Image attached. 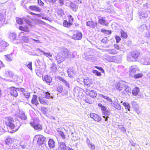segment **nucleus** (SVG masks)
I'll list each match as a JSON object with an SVG mask.
<instances>
[{
  "mask_svg": "<svg viewBox=\"0 0 150 150\" xmlns=\"http://www.w3.org/2000/svg\"><path fill=\"white\" fill-rule=\"evenodd\" d=\"M5 123L7 126L12 129L11 132L13 133L17 131L21 126L20 122L18 120L15 122L13 119L11 117L6 118Z\"/></svg>",
  "mask_w": 150,
  "mask_h": 150,
  "instance_id": "f257e3e1",
  "label": "nucleus"
},
{
  "mask_svg": "<svg viewBox=\"0 0 150 150\" xmlns=\"http://www.w3.org/2000/svg\"><path fill=\"white\" fill-rule=\"evenodd\" d=\"M140 53L137 50H134L130 53V56L127 57V59L129 62L136 61L138 59Z\"/></svg>",
  "mask_w": 150,
  "mask_h": 150,
  "instance_id": "f03ea898",
  "label": "nucleus"
},
{
  "mask_svg": "<svg viewBox=\"0 0 150 150\" xmlns=\"http://www.w3.org/2000/svg\"><path fill=\"white\" fill-rule=\"evenodd\" d=\"M140 62L141 64L147 65L150 64V53H148L142 57L140 60Z\"/></svg>",
  "mask_w": 150,
  "mask_h": 150,
  "instance_id": "7ed1b4c3",
  "label": "nucleus"
},
{
  "mask_svg": "<svg viewBox=\"0 0 150 150\" xmlns=\"http://www.w3.org/2000/svg\"><path fill=\"white\" fill-rule=\"evenodd\" d=\"M9 44L6 42L0 39V52L5 50L6 47Z\"/></svg>",
  "mask_w": 150,
  "mask_h": 150,
  "instance_id": "20e7f679",
  "label": "nucleus"
},
{
  "mask_svg": "<svg viewBox=\"0 0 150 150\" xmlns=\"http://www.w3.org/2000/svg\"><path fill=\"white\" fill-rule=\"evenodd\" d=\"M129 71L130 75L132 76L135 73L139 72V70L137 66L134 65L131 67Z\"/></svg>",
  "mask_w": 150,
  "mask_h": 150,
  "instance_id": "39448f33",
  "label": "nucleus"
},
{
  "mask_svg": "<svg viewBox=\"0 0 150 150\" xmlns=\"http://www.w3.org/2000/svg\"><path fill=\"white\" fill-rule=\"evenodd\" d=\"M125 84L123 82H121L117 83L116 88L117 90L119 91H121L122 93L124 90Z\"/></svg>",
  "mask_w": 150,
  "mask_h": 150,
  "instance_id": "423d86ee",
  "label": "nucleus"
},
{
  "mask_svg": "<svg viewBox=\"0 0 150 150\" xmlns=\"http://www.w3.org/2000/svg\"><path fill=\"white\" fill-rule=\"evenodd\" d=\"M30 124L31 126L36 130L40 131L42 129V127L41 125L36 124L34 122H30Z\"/></svg>",
  "mask_w": 150,
  "mask_h": 150,
  "instance_id": "0eeeda50",
  "label": "nucleus"
},
{
  "mask_svg": "<svg viewBox=\"0 0 150 150\" xmlns=\"http://www.w3.org/2000/svg\"><path fill=\"white\" fill-rule=\"evenodd\" d=\"M35 137L38 139L37 142L38 143L39 145L43 144L45 139V138L42 135H36Z\"/></svg>",
  "mask_w": 150,
  "mask_h": 150,
  "instance_id": "6e6552de",
  "label": "nucleus"
},
{
  "mask_svg": "<svg viewBox=\"0 0 150 150\" xmlns=\"http://www.w3.org/2000/svg\"><path fill=\"white\" fill-rule=\"evenodd\" d=\"M82 37V33L78 31L72 35V38L75 40H80L81 39Z\"/></svg>",
  "mask_w": 150,
  "mask_h": 150,
  "instance_id": "1a4fd4ad",
  "label": "nucleus"
},
{
  "mask_svg": "<svg viewBox=\"0 0 150 150\" xmlns=\"http://www.w3.org/2000/svg\"><path fill=\"white\" fill-rule=\"evenodd\" d=\"M103 114V117L105 119V120L107 121L108 120V116L110 114V110L107 109L105 108V109L102 110Z\"/></svg>",
  "mask_w": 150,
  "mask_h": 150,
  "instance_id": "9d476101",
  "label": "nucleus"
},
{
  "mask_svg": "<svg viewBox=\"0 0 150 150\" xmlns=\"http://www.w3.org/2000/svg\"><path fill=\"white\" fill-rule=\"evenodd\" d=\"M86 93L87 95H89L92 98H95L97 96V93L96 91L93 90L91 91L90 90L87 89Z\"/></svg>",
  "mask_w": 150,
  "mask_h": 150,
  "instance_id": "9b49d317",
  "label": "nucleus"
},
{
  "mask_svg": "<svg viewBox=\"0 0 150 150\" xmlns=\"http://www.w3.org/2000/svg\"><path fill=\"white\" fill-rule=\"evenodd\" d=\"M57 79L63 82L65 84V85L67 87V88L70 89L71 88V86L70 83L64 78L60 76H58L57 77Z\"/></svg>",
  "mask_w": 150,
  "mask_h": 150,
  "instance_id": "f8f14e48",
  "label": "nucleus"
},
{
  "mask_svg": "<svg viewBox=\"0 0 150 150\" xmlns=\"http://www.w3.org/2000/svg\"><path fill=\"white\" fill-rule=\"evenodd\" d=\"M90 115V117L94 120L98 122L100 121L101 119V117L100 116L94 113H91Z\"/></svg>",
  "mask_w": 150,
  "mask_h": 150,
  "instance_id": "ddd939ff",
  "label": "nucleus"
},
{
  "mask_svg": "<svg viewBox=\"0 0 150 150\" xmlns=\"http://www.w3.org/2000/svg\"><path fill=\"white\" fill-rule=\"evenodd\" d=\"M62 55V54L59 53L58 54L57 56L56 57V59L57 61L58 64H60L65 59Z\"/></svg>",
  "mask_w": 150,
  "mask_h": 150,
  "instance_id": "4468645a",
  "label": "nucleus"
},
{
  "mask_svg": "<svg viewBox=\"0 0 150 150\" xmlns=\"http://www.w3.org/2000/svg\"><path fill=\"white\" fill-rule=\"evenodd\" d=\"M112 105L116 109L119 110L121 109V106L119 104V102L117 100H115L113 103H112Z\"/></svg>",
  "mask_w": 150,
  "mask_h": 150,
  "instance_id": "2eb2a0df",
  "label": "nucleus"
},
{
  "mask_svg": "<svg viewBox=\"0 0 150 150\" xmlns=\"http://www.w3.org/2000/svg\"><path fill=\"white\" fill-rule=\"evenodd\" d=\"M10 94L11 95L15 97H17L18 94L17 91H16V88L14 87H11L10 88Z\"/></svg>",
  "mask_w": 150,
  "mask_h": 150,
  "instance_id": "dca6fc26",
  "label": "nucleus"
},
{
  "mask_svg": "<svg viewBox=\"0 0 150 150\" xmlns=\"http://www.w3.org/2000/svg\"><path fill=\"white\" fill-rule=\"evenodd\" d=\"M98 23L103 25H107L108 24L105 17H100L98 18Z\"/></svg>",
  "mask_w": 150,
  "mask_h": 150,
  "instance_id": "f3484780",
  "label": "nucleus"
},
{
  "mask_svg": "<svg viewBox=\"0 0 150 150\" xmlns=\"http://www.w3.org/2000/svg\"><path fill=\"white\" fill-rule=\"evenodd\" d=\"M97 23L96 22H94L93 21H88L86 22V25L91 28H94L96 25Z\"/></svg>",
  "mask_w": 150,
  "mask_h": 150,
  "instance_id": "a211bd4d",
  "label": "nucleus"
},
{
  "mask_svg": "<svg viewBox=\"0 0 150 150\" xmlns=\"http://www.w3.org/2000/svg\"><path fill=\"white\" fill-rule=\"evenodd\" d=\"M67 146L65 143L61 142L59 143L58 146L59 150H65Z\"/></svg>",
  "mask_w": 150,
  "mask_h": 150,
  "instance_id": "6ab92c4d",
  "label": "nucleus"
},
{
  "mask_svg": "<svg viewBox=\"0 0 150 150\" xmlns=\"http://www.w3.org/2000/svg\"><path fill=\"white\" fill-rule=\"evenodd\" d=\"M14 139L13 138H11L10 137H7L6 138V144L8 145H10L14 141Z\"/></svg>",
  "mask_w": 150,
  "mask_h": 150,
  "instance_id": "aec40b11",
  "label": "nucleus"
},
{
  "mask_svg": "<svg viewBox=\"0 0 150 150\" xmlns=\"http://www.w3.org/2000/svg\"><path fill=\"white\" fill-rule=\"evenodd\" d=\"M131 91V88L125 84L124 90L122 92L123 93L125 94H128Z\"/></svg>",
  "mask_w": 150,
  "mask_h": 150,
  "instance_id": "412c9836",
  "label": "nucleus"
},
{
  "mask_svg": "<svg viewBox=\"0 0 150 150\" xmlns=\"http://www.w3.org/2000/svg\"><path fill=\"white\" fill-rule=\"evenodd\" d=\"M31 103L32 104H35L36 106L38 104V103L37 100V97L36 95H33L31 100Z\"/></svg>",
  "mask_w": 150,
  "mask_h": 150,
  "instance_id": "4be33fe9",
  "label": "nucleus"
},
{
  "mask_svg": "<svg viewBox=\"0 0 150 150\" xmlns=\"http://www.w3.org/2000/svg\"><path fill=\"white\" fill-rule=\"evenodd\" d=\"M60 53L62 54V56L65 59L68 56V50L66 49H63Z\"/></svg>",
  "mask_w": 150,
  "mask_h": 150,
  "instance_id": "5701e85b",
  "label": "nucleus"
},
{
  "mask_svg": "<svg viewBox=\"0 0 150 150\" xmlns=\"http://www.w3.org/2000/svg\"><path fill=\"white\" fill-rule=\"evenodd\" d=\"M38 50L39 51L40 53L42 52L43 54L45 56L50 58L51 57H52V55L49 52H45L42 51L40 50L39 48H38L37 51Z\"/></svg>",
  "mask_w": 150,
  "mask_h": 150,
  "instance_id": "b1692460",
  "label": "nucleus"
},
{
  "mask_svg": "<svg viewBox=\"0 0 150 150\" xmlns=\"http://www.w3.org/2000/svg\"><path fill=\"white\" fill-rule=\"evenodd\" d=\"M83 82L84 84L87 86H90L92 84L91 79H84Z\"/></svg>",
  "mask_w": 150,
  "mask_h": 150,
  "instance_id": "393cba45",
  "label": "nucleus"
},
{
  "mask_svg": "<svg viewBox=\"0 0 150 150\" xmlns=\"http://www.w3.org/2000/svg\"><path fill=\"white\" fill-rule=\"evenodd\" d=\"M67 73L69 76L70 77L73 76L75 74L74 70L71 68L68 69Z\"/></svg>",
  "mask_w": 150,
  "mask_h": 150,
  "instance_id": "a878e982",
  "label": "nucleus"
},
{
  "mask_svg": "<svg viewBox=\"0 0 150 150\" xmlns=\"http://www.w3.org/2000/svg\"><path fill=\"white\" fill-rule=\"evenodd\" d=\"M30 9L33 11H35L38 12L41 11V9L38 7H37L36 6H30L29 7Z\"/></svg>",
  "mask_w": 150,
  "mask_h": 150,
  "instance_id": "bb28decb",
  "label": "nucleus"
},
{
  "mask_svg": "<svg viewBox=\"0 0 150 150\" xmlns=\"http://www.w3.org/2000/svg\"><path fill=\"white\" fill-rule=\"evenodd\" d=\"M44 80L45 81L46 83L49 84L51 82L52 80V78L50 76L46 75L44 76Z\"/></svg>",
  "mask_w": 150,
  "mask_h": 150,
  "instance_id": "cd10ccee",
  "label": "nucleus"
},
{
  "mask_svg": "<svg viewBox=\"0 0 150 150\" xmlns=\"http://www.w3.org/2000/svg\"><path fill=\"white\" fill-rule=\"evenodd\" d=\"M108 53L110 54H115L118 53V52L115 49H109L106 50Z\"/></svg>",
  "mask_w": 150,
  "mask_h": 150,
  "instance_id": "c85d7f7f",
  "label": "nucleus"
},
{
  "mask_svg": "<svg viewBox=\"0 0 150 150\" xmlns=\"http://www.w3.org/2000/svg\"><path fill=\"white\" fill-rule=\"evenodd\" d=\"M72 24V23L69 22L67 21V20H64L63 22V25L64 26L67 27H70Z\"/></svg>",
  "mask_w": 150,
  "mask_h": 150,
  "instance_id": "c756f323",
  "label": "nucleus"
},
{
  "mask_svg": "<svg viewBox=\"0 0 150 150\" xmlns=\"http://www.w3.org/2000/svg\"><path fill=\"white\" fill-rule=\"evenodd\" d=\"M107 59L110 62H115L117 61L116 57L114 56H108L107 57Z\"/></svg>",
  "mask_w": 150,
  "mask_h": 150,
  "instance_id": "7c9ffc66",
  "label": "nucleus"
},
{
  "mask_svg": "<svg viewBox=\"0 0 150 150\" xmlns=\"http://www.w3.org/2000/svg\"><path fill=\"white\" fill-rule=\"evenodd\" d=\"M57 133L63 139H65V136L64 133L60 129L58 128L57 130Z\"/></svg>",
  "mask_w": 150,
  "mask_h": 150,
  "instance_id": "2f4dec72",
  "label": "nucleus"
},
{
  "mask_svg": "<svg viewBox=\"0 0 150 150\" xmlns=\"http://www.w3.org/2000/svg\"><path fill=\"white\" fill-rule=\"evenodd\" d=\"M139 92V89L137 87L134 88L132 91V94L135 96H137Z\"/></svg>",
  "mask_w": 150,
  "mask_h": 150,
  "instance_id": "473e14b6",
  "label": "nucleus"
},
{
  "mask_svg": "<svg viewBox=\"0 0 150 150\" xmlns=\"http://www.w3.org/2000/svg\"><path fill=\"white\" fill-rule=\"evenodd\" d=\"M48 144L49 147L51 148H52L54 146V142L52 139H50Z\"/></svg>",
  "mask_w": 150,
  "mask_h": 150,
  "instance_id": "72a5a7b5",
  "label": "nucleus"
},
{
  "mask_svg": "<svg viewBox=\"0 0 150 150\" xmlns=\"http://www.w3.org/2000/svg\"><path fill=\"white\" fill-rule=\"evenodd\" d=\"M117 128L122 132L123 134H125L126 133V130L125 127H124L122 125H119Z\"/></svg>",
  "mask_w": 150,
  "mask_h": 150,
  "instance_id": "f704fd0d",
  "label": "nucleus"
},
{
  "mask_svg": "<svg viewBox=\"0 0 150 150\" xmlns=\"http://www.w3.org/2000/svg\"><path fill=\"white\" fill-rule=\"evenodd\" d=\"M19 117L22 120H25L27 119L24 113L23 112H21L19 114Z\"/></svg>",
  "mask_w": 150,
  "mask_h": 150,
  "instance_id": "c9c22d12",
  "label": "nucleus"
},
{
  "mask_svg": "<svg viewBox=\"0 0 150 150\" xmlns=\"http://www.w3.org/2000/svg\"><path fill=\"white\" fill-rule=\"evenodd\" d=\"M70 4L71 8L74 11H76V9L78 8V6L75 5L73 3H72V2Z\"/></svg>",
  "mask_w": 150,
  "mask_h": 150,
  "instance_id": "e433bc0d",
  "label": "nucleus"
},
{
  "mask_svg": "<svg viewBox=\"0 0 150 150\" xmlns=\"http://www.w3.org/2000/svg\"><path fill=\"white\" fill-rule=\"evenodd\" d=\"M9 37L11 39L14 40L16 38V35L14 33H11L9 34Z\"/></svg>",
  "mask_w": 150,
  "mask_h": 150,
  "instance_id": "4c0bfd02",
  "label": "nucleus"
},
{
  "mask_svg": "<svg viewBox=\"0 0 150 150\" xmlns=\"http://www.w3.org/2000/svg\"><path fill=\"white\" fill-rule=\"evenodd\" d=\"M39 100L40 103L42 104L47 105V102L42 97H39Z\"/></svg>",
  "mask_w": 150,
  "mask_h": 150,
  "instance_id": "58836bf2",
  "label": "nucleus"
},
{
  "mask_svg": "<svg viewBox=\"0 0 150 150\" xmlns=\"http://www.w3.org/2000/svg\"><path fill=\"white\" fill-rule=\"evenodd\" d=\"M6 59L8 61L10 62L12 60L13 58L11 54H8L5 55Z\"/></svg>",
  "mask_w": 150,
  "mask_h": 150,
  "instance_id": "ea45409f",
  "label": "nucleus"
},
{
  "mask_svg": "<svg viewBox=\"0 0 150 150\" xmlns=\"http://www.w3.org/2000/svg\"><path fill=\"white\" fill-rule=\"evenodd\" d=\"M147 29V27L146 25L145 24H143L141 25L140 27L139 28V30L142 32L143 31Z\"/></svg>",
  "mask_w": 150,
  "mask_h": 150,
  "instance_id": "a19ab883",
  "label": "nucleus"
},
{
  "mask_svg": "<svg viewBox=\"0 0 150 150\" xmlns=\"http://www.w3.org/2000/svg\"><path fill=\"white\" fill-rule=\"evenodd\" d=\"M120 32L121 33V38H127V35L126 33L123 30H121Z\"/></svg>",
  "mask_w": 150,
  "mask_h": 150,
  "instance_id": "79ce46f5",
  "label": "nucleus"
},
{
  "mask_svg": "<svg viewBox=\"0 0 150 150\" xmlns=\"http://www.w3.org/2000/svg\"><path fill=\"white\" fill-rule=\"evenodd\" d=\"M25 64L27 66V67L30 69L31 70H32V62H26Z\"/></svg>",
  "mask_w": 150,
  "mask_h": 150,
  "instance_id": "37998d69",
  "label": "nucleus"
},
{
  "mask_svg": "<svg viewBox=\"0 0 150 150\" xmlns=\"http://www.w3.org/2000/svg\"><path fill=\"white\" fill-rule=\"evenodd\" d=\"M125 107L126 109H127L128 110H130V106L128 103L126 102H124L122 104Z\"/></svg>",
  "mask_w": 150,
  "mask_h": 150,
  "instance_id": "c03bdc74",
  "label": "nucleus"
},
{
  "mask_svg": "<svg viewBox=\"0 0 150 150\" xmlns=\"http://www.w3.org/2000/svg\"><path fill=\"white\" fill-rule=\"evenodd\" d=\"M63 87L61 85H59L58 86L57 88V90L58 91L59 93H61L62 92L63 90Z\"/></svg>",
  "mask_w": 150,
  "mask_h": 150,
  "instance_id": "a18cd8bd",
  "label": "nucleus"
},
{
  "mask_svg": "<svg viewBox=\"0 0 150 150\" xmlns=\"http://www.w3.org/2000/svg\"><path fill=\"white\" fill-rule=\"evenodd\" d=\"M101 97H102L104 99L106 100H108V101L109 102H111L112 101V100H111V99L108 97L105 96L103 95H101Z\"/></svg>",
  "mask_w": 150,
  "mask_h": 150,
  "instance_id": "49530a36",
  "label": "nucleus"
},
{
  "mask_svg": "<svg viewBox=\"0 0 150 150\" xmlns=\"http://www.w3.org/2000/svg\"><path fill=\"white\" fill-rule=\"evenodd\" d=\"M57 12L59 15H62L64 13V11L61 8L58 9L57 10Z\"/></svg>",
  "mask_w": 150,
  "mask_h": 150,
  "instance_id": "de8ad7c7",
  "label": "nucleus"
},
{
  "mask_svg": "<svg viewBox=\"0 0 150 150\" xmlns=\"http://www.w3.org/2000/svg\"><path fill=\"white\" fill-rule=\"evenodd\" d=\"M143 75L142 74L139 73L136 74L134 75V77L135 79H138L142 77Z\"/></svg>",
  "mask_w": 150,
  "mask_h": 150,
  "instance_id": "09e8293b",
  "label": "nucleus"
},
{
  "mask_svg": "<svg viewBox=\"0 0 150 150\" xmlns=\"http://www.w3.org/2000/svg\"><path fill=\"white\" fill-rule=\"evenodd\" d=\"M93 74H95L97 76H101V74L100 72H98V71L96 70H93Z\"/></svg>",
  "mask_w": 150,
  "mask_h": 150,
  "instance_id": "8fccbe9b",
  "label": "nucleus"
},
{
  "mask_svg": "<svg viewBox=\"0 0 150 150\" xmlns=\"http://www.w3.org/2000/svg\"><path fill=\"white\" fill-rule=\"evenodd\" d=\"M45 98H46L50 99L52 98L53 97L50 96V94L48 92H46L45 93Z\"/></svg>",
  "mask_w": 150,
  "mask_h": 150,
  "instance_id": "3c124183",
  "label": "nucleus"
},
{
  "mask_svg": "<svg viewBox=\"0 0 150 150\" xmlns=\"http://www.w3.org/2000/svg\"><path fill=\"white\" fill-rule=\"evenodd\" d=\"M101 31L105 34H111V31L109 30H106L104 29H102L101 30Z\"/></svg>",
  "mask_w": 150,
  "mask_h": 150,
  "instance_id": "603ef678",
  "label": "nucleus"
},
{
  "mask_svg": "<svg viewBox=\"0 0 150 150\" xmlns=\"http://www.w3.org/2000/svg\"><path fill=\"white\" fill-rule=\"evenodd\" d=\"M16 21L17 23L19 24H21L23 23V21L21 18H17Z\"/></svg>",
  "mask_w": 150,
  "mask_h": 150,
  "instance_id": "864d4df0",
  "label": "nucleus"
},
{
  "mask_svg": "<svg viewBox=\"0 0 150 150\" xmlns=\"http://www.w3.org/2000/svg\"><path fill=\"white\" fill-rule=\"evenodd\" d=\"M88 146L92 150H94L95 149V145L92 143L88 145Z\"/></svg>",
  "mask_w": 150,
  "mask_h": 150,
  "instance_id": "5fc2aeb1",
  "label": "nucleus"
},
{
  "mask_svg": "<svg viewBox=\"0 0 150 150\" xmlns=\"http://www.w3.org/2000/svg\"><path fill=\"white\" fill-rule=\"evenodd\" d=\"M107 11L108 12L110 13H112L114 11L113 8L110 6H109L108 7Z\"/></svg>",
  "mask_w": 150,
  "mask_h": 150,
  "instance_id": "6e6d98bb",
  "label": "nucleus"
},
{
  "mask_svg": "<svg viewBox=\"0 0 150 150\" xmlns=\"http://www.w3.org/2000/svg\"><path fill=\"white\" fill-rule=\"evenodd\" d=\"M41 111L44 114H45L47 113L48 111L47 109L45 108H41Z\"/></svg>",
  "mask_w": 150,
  "mask_h": 150,
  "instance_id": "4d7b16f0",
  "label": "nucleus"
},
{
  "mask_svg": "<svg viewBox=\"0 0 150 150\" xmlns=\"http://www.w3.org/2000/svg\"><path fill=\"white\" fill-rule=\"evenodd\" d=\"M23 94L26 98H29L30 96V93L29 92H25Z\"/></svg>",
  "mask_w": 150,
  "mask_h": 150,
  "instance_id": "13d9d810",
  "label": "nucleus"
},
{
  "mask_svg": "<svg viewBox=\"0 0 150 150\" xmlns=\"http://www.w3.org/2000/svg\"><path fill=\"white\" fill-rule=\"evenodd\" d=\"M19 29L21 30L25 31H27L28 32V29L27 28H25L21 26H20L19 27Z\"/></svg>",
  "mask_w": 150,
  "mask_h": 150,
  "instance_id": "bf43d9fd",
  "label": "nucleus"
},
{
  "mask_svg": "<svg viewBox=\"0 0 150 150\" xmlns=\"http://www.w3.org/2000/svg\"><path fill=\"white\" fill-rule=\"evenodd\" d=\"M108 40L106 38H104L101 40L102 42L105 44H106L108 42Z\"/></svg>",
  "mask_w": 150,
  "mask_h": 150,
  "instance_id": "052dcab7",
  "label": "nucleus"
},
{
  "mask_svg": "<svg viewBox=\"0 0 150 150\" xmlns=\"http://www.w3.org/2000/svg\"><path fill=\"white\" fill-rule=\"evenodd\" d=\"M38 4L41 6H43L44 5V3L41 0H38Z\"/></svg>",
  "mask_w": 150,
  "mask_h": 150,
  "instance_id": "680f3d73",
  "label": "nucleus"
},
{
  "mask_svg": "<svg viewBox=\"0 0 150 150\" xmlns=\"http://www.w3.org/2000/svg\"><path fill=\"white\" fill-rule=\"evenodd\" d=\"M68 17L69 18V22H71V23H72L74 21V18L71 15H69L68 16Z\"/></svg>",
  "mask_w": 150,
  "mask_h": 150,
  "instance_id": "e2e57ef3",
  "label": "nucleus"
},
{
  "mask_svg": "<svg viewBox=\"0 0 150 150\" xmlns=\"http://www.w3.org/2000/svg\"><path fill=\"white\" fill-rule=\"evenodd\" d=\"M141 16L144 18H146L147 17V15L146 14L144 13H141L140 15H139V17L140 18H141Z\"/></svg>",
  "mask_w": 150,
  "mask_h": 150,
  "instance_id": "0e129e2a",
  "label": "nucleus"
},
{
  "mask_svg": "<svg viewBox=\"0 0 150 150\" xmlns=\"http://www.w3.org/2000/svg\"><path fill=\"white\" fill-rule=\"evenodd\" d=\"M98 106L99 107H100L101 108V110H102L105 109V108H106L105 106L103 105L101 103H98Z\"/></svg>",
  "mask_w": 150,
  "mask_h": 150,
  "instance_id": "69168bd1",
  "label": "nucleus"
},
{
  "mask_svg": "<svg viewBox=\"0 0 150 150\" xmlns=\"http://www.w3.org/2000/svg\"><path fill=\"white\" fill-rule=\"evenodd\" d=\"M17 89L18 91H20L22 92L23 93L25 92V89L23 88H17Z\"/></svg>",
  "mask_w": 150,
  "mask_h": 150,
  "instance_id": "338daca9",
  "label": "nucleus"
},
{
  "mask_svg": "<svg viewBox=\"0 0 150 150\" xmlns=\"http://www.w3.org/2000/svg\"><path fill=\"white\" fill-rule=\"evenodd\" d=\"M115 38L117 43H118L119 42V41L121 40L119 36H116Z\"/></svg>",
  "mask_w": 150,
  "mask_h": 150,
  "instance_id": "774afa93",
  "label": "nucleus"
}]
</instances>
